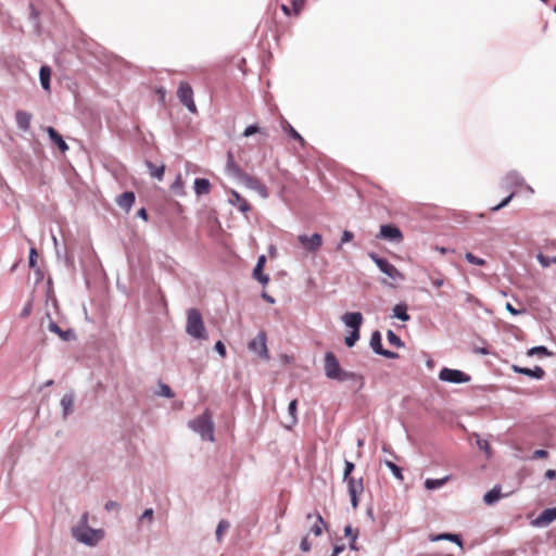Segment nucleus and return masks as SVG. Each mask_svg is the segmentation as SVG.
Here are the masks:
<instances>
[{
    "instance_id": "nucleus-34",
    "label": "nucleus",
    "mask_w": 556,
    "mask_h": 556,
    "mask_svg": "<svg viewBox=\"0 0 556 556\" xmlns=\"http://www.w3.org/2000/svg\"><path fill=\"white\" fill-rule=\"evenodd\" d=\"M283 129L290 138L298 140L302 146L305 144L303 137L288 122H286Z\"/></svg>"
},
{
    "instance_id": "nucleus-55",
    "label": "nucleus",
    "mask_w": 556,
    "mask_h": 556,
    "mask_svg": "<svg viewBox=\"0 0 556 556\" xmlns=\"http://www.w3.org/2000/svg\"><path fill=\"white\" fill-rule=\"evenodd\" d=\"M353 238H354L353 232H351L349 230H344L342 238H341V243L350 242Z\"/></svg>"
},
{
    "instance_id": "nucleus-13",
    "label": "nucleus",
    "mask_w": 556,
    "mask_h": 556,
    "mask_svg": "<svg viewBox=\"0 0 556 556\" xmlns=\"http://www.w3.org/2000/svg\"><path fill=\"white\" fill-rule=\"evenodd\" d=\"M380 237L393 242H401L403 240L400 228L394 225H382L380 227Z\"/></svg>"
},
{
    "instance_id": "nucleus-48",
    "label": "nucleus",
    "mask_w": 556,
    "mask_h": 556,
    "mask_svg": "<svg viewBox=\"0 0 556 556\" xmlns=\"http://www.w3.org/2000/svg\"><path fill=\"white\" fill-rule=\"evenodd\" d=\"M38 254L35 248L29 251V267L35 268L37 266Z\"/></svg>"
},
{
    "instance_id": "nucleus-7",
    "label": "nucleus",
    "mask_w": 556,
    "mask_h": 556,
    "mask_svg": "<svg viewBox=\"0 0 556 556\" xmlns=\"http://www.w3.org/2000/svg\"><path fill=\"white\" fill-rule=\"evenodd\" d=\"M439 378L442 381L451 383H465L470 380V377L458 369L443 368L439 372Z\"/></svg>"
},
{
    "instance_id": "nucleus-8",
    "label": "nucleus",
    "mask_w": 556,
    "mask_h": 556,
    "mask_svg": "<svg viewBox=\"0 0 556 556\" xmlns=\"http://www.w3.org/2000/svg\"><path fill=\"white\" fill-rule=\"evenodd\" d=\"M344 481L348 483V491L351 497V504L354 508H356L358 506V497L364 492L363 479H355L354 477H351Z\"/></svg>"
},
{
    "instance_id": "nucleus-3",
    "label": "nucleus",
    "mask_w": 556,
    "mask_h": 556,
    "mask_svg": "<svg viewBox=\"0 0 556 556\" xmlns=\"http://www.w3.org/2000/svg\"><path fill=\"white\" fill-rule=\"evenodd\" d=\"M190 428L199 433L203 440L214 441V425L212 416L206 409L203 414L189 422Z\"/></svg>"
},
{
    "instance_id": "nucleus-54",
    "label": "nucleus",
    "mask_w": 556,
    "mask_h": 556,
    "mask_svg": "<svg viewBox=\"0 0 556 556\" xmlns=\"http://www.w3.org/2000/svg\"><path fill=\"white\" fill-rule=\"evenodd\" d=\"M104 507H105V510H108V511L117 510V509H119V504L114 501H109V502H106Z\"/></svg>"
},
{
    "instance_id": "nucleus-56",
    "label": "nucleus",
    "mask_w": 556,
    "mask_h": 556,
    "mask_svg": "<svg viewBox=\"0 0 556 556\" xmlns=\"http://www.w3.org/2000/svg\"><path fill=\"white\" fill-rule=\"evenodd\" d=\"M355 532H358L357 530H354L351 525H348L344 527V535L352 539L353 534Z\"/></svg>"
},
{
    "instance_id": "nucleus-28",
    "label": "nucleus",
    "mask_w": 556,
    "mask_h": 556,
    "mask_svg": "<svg viewBox=\"0 0 556 556\" xmlns=\"http://www.w3.org/2000/svg\"><path fill=\"white\" fill-rule=\"evenodd\" d=\"M146 165L149 168V173L152 177H154L159 180L163 179L164 173H165V165L162 164L160 166H156L155 164H153L150 161H147Z\"/></svg>"
},
{
    "instance_id": "nucleus-61",
    "label": "nucleus",
    "mask_w": 556,
    "mask_h": 556,
    "mask_svg": "<svg viewBox=\"0 0 556 556\" xmlns=\"http://www.w3.org/2000/svg\"><path fill=\"white\" fill-rule=\"evenodd\" d=\"M478 445L480 448L484 450L486 453L489 452L490 445L488 441H478Z\"/></svg>"
},
{
    "instance_id": "nucleus-64",
    "label": "nucleus",
    "mask_w": 556,
    "mask_h": 556,
    "mask_svg": "<svg viewBox=\"0 0 556 556\" xmlns=\"http://www.w3.org/2000/svg\"><path fill=\"white\" fill-rule=\"evenodd\" d=\"M80 523H81V526H80V527H88V526H87V523H88V513H85V514L81 516Z\"/></svg>"
},
{
    "instance_id": "nucleus-37",
    "label": "nucleus",
    "mask_w": 556,
    "mask_h": 556,
    "mask_svg": "<svg viewBox=\"0 0 556 556\" xmlns=\"http://www.w3.org/2000/svg\"><path fill=\"white\" fill-rule=\"evenodd\" d=\"M505 180H506L507 185H510V186H519L522 182V178L516 172H511V173L507 174V176L505 177Z\"/></svg>"
},
{
    "instance_id": "nucleus-49",
    "label": "nucleus",
    "mask_w": 556,
    "mask_h": 556,
    "mask_svg": "<svg viewBox=\"0 0 556 556\" xmlns=\"http://www.w3.org/2000/svg\"><path fill=\"white\" fill-rule=\"evenodd\" d=\"M534 354L549 355V352L547 351V349L545 346H535L529 351V355H534Z\"/></svg>"
},
{
    "instance_id": "nucleus-26",
    "label": "nucleus",
    "mask_w": 556,
    "mask_h": 556,
    "mask_svg": "<svg viewBox=\"0 0 556 556\" xmlns=\"http://www.w3.org/2000/svg\"><path fill=\"white\" fill-rule=\"evenodd\" d=\"M50 77H51V68L48 65H42L40 67V72H39V78H40V84H41L42 88L47 91L50 90Z\"/></svg>"
},
{
    "instance_id": "nucleus-63",
    "label": "nucleus",
    "mask_w": 556,
    "mask_h": 556,
    "mask_svg": "<svg viewBox=\"0 0 556 556\" xmlns=\"http://www.w3.org/2000/svg\"><path fill=\"white\" fill-rule=\"evenodd\" d=\"M545 477H546L547 479H549V480H551V479H554V478L556 477V471H555V470H553V469H548V470L545 472Z\"/></svg>"
},
{
    "instance_id": "nucleus-39",
    "label": "nucleus",
    "mask_w": 556,
    "mask_h": 556,
    "mask_svg": "<svg viewBox=\"0 0 556 556\" xmlns=\"http://www.w3.org/2000/svg\"><path fill=\"white\" fill-rule=\"evenodd\" d=\"M465 258H466V261L468 263L473 264V265H478V266H484L485 265V261L483 258H480V257L473 255L470 252H467L465 254Z\"/></svg>"
},
{
    "instance_id": "nucleus-4",
    "label": "nucleus",
    "mask_w": 556,
    "mask_h": 556,
    "mask_svg": "<svg viewBox=\"0 0 556 556\" xmlns=\"http://www.w3.org/2000/svg\"><path fill=\"white\" fill-rule=\"evenodd\" d=\"M73 536L77 541L92 546L103 538V531L91 529L89 527H76L73 529Z\"/></svg>"
},
{
    "instance_id": "nucleus-31",
    "label": "nucleus",
    "mask_w": 556,
    "mask_h": 556,
    "mask_svg": "<svg viewBox=\"0 0 556 556\" xmlns=\"http://www.w3.org/2000/svg\"><path fill=\"white\" fill-rule=\"evenodd\" d=\"M393 316L403 320V321H407L410 317L409 315L407 314V306L406 304H396L393 308Z\"/></svg>"
},
{
    "instance_id": "nucleus-23",
    "label": "nucleus",
    "mask_w": 556,
    "mask_h": 556,
    "mask_svg": "<svg viewBox=\"0 0 556 556\" xmlns=\"http://www.w3.org/2000/svg\"><path fill=\"white\" fill-rule=\"evenodd\" d=\"M556 519V507L544 509L536 519L540 526H547Z\"/></svg>"
},
{
    "instance_id": "nucleus-11",
    "label": "nucleus",
    "mask_w": 556,
    "mask_h": 556,
    "mask_svg": "<svg viewBox=\"0 0 556 556\" xmlns=\"http://www.w3.org/2000/svg\"><path fill=\"white\" fill-rule=\"evenodd\" d=\"M370 346L371 349L375 351V353L379 354V355H382L387 358H390V359H394V358H397L399 357V354L395 353V352H391L389 350H386L382 348V343H381V334L379 331H375L372 334H371V338H370Z\"/></svg>"
},
{
    "instance_id": "nucleus-20",
    "label": "nucleus",
    "mask_w": 556,
    "mask_h": 556,
    "mask_svg": "<svg viewBox=\"0 0 556 556\" xmlns=\"http://www.w3.org/2000/svg\"><path fill=\"white\" fill-rule=\"evenodd\" d=\"M31 114L26 111H17L15 113V121L20 129L26 131L30 127Z\"/></svg>"
},
{
    "instance_id": "nucleus-45",
    "label": "nucleus",
    "mask_w": 556,
    "mask_h": 556,
    "mask_svg": "<svg viewBox=\"0 0 556 556\" xmlns=\"http://www.w3.org/2000/svg\"><path fill=\"white\" fill-rule=\"evenodd\" d=\"M514 198V192H511L507 198H505L501 203H498L497 205L495 206H492L491 207V211L492 212H496V211H500L501 208H503L504 206H506L510 201L511 199Z\"/></svg>"
},
{
    "instance_id": "nucleus-46",
    "label": "nucleus",
    "mask_w": 556,
    "mask_h": 556,
    "mask_svg": "<svg viewBox=\"0 0 556 556\" xmlns=\"http://www.w3.org/2000/svg\"><path fill=\"white\" fill-rule=\"evenodd\" d=\"M296 406H298V401L296 400H292L290 402V404H289V407H288L289 414H290V416L292 418V422L293 424L296 421V416H295V414H296Z\"/></svg>"
},
{
    "instance_id": "nucleus-22",
    "label": "nucleus",
    "mask_w": 556,
    "mask_h": 556,
    "mask_svg": "<svg viewBox=\"0 0 556 556\" xmlns=\"http://www.w3.org/2000/svg\"><path fill=\"white\" fill-rule=\"evenodd\" d=\"M514 370L535 379H542L545 375L544 369L540 366H535L533 369L514 366Z\"/></svg>"
},
{
    "instance_id": "nucleus-52",
    "label": "nucleus",
    "mask_w": 556,
    "mask_h": 556,
    "mask_svg": "<svg viewBox=\"0 0 556 556\" xmlns=\"http://www.w3.org/2000/svg\"><path fill=\"white\" fill-rule=\"evenodd\" d=\"M506 309L511 314V315H520L522 313H525V309L523 308H520V309H517L515 308L510 303H506Z\"/></svg>"
},
{
    "instance_id": "nucleus-47",
    "label": "nucleus",
    "mask_w": 556,
    "mask_h": 556,
    "mask_svg": "<svg viewBox=\"0 0 556 556\" xmlns=\"http://www.w3.org/2000/svg\"><path fill=\"white\" fill-rule=\"evenodd\" d=\"M300 548L304 553H308L312 549V544L308 541V536L307 535L303 536V539L301 540Z\"/></svg>"
},
{
    "instance_id": "nucleus-33",
    "label": "nucleus",
    "mask_w": 556,
    "mask_h": 556,
    "mask_svg": "<svg viewBox=\"0 0 556 556\" xmlns=\"http://www.w3.org/2000/svg\"><path fill=\"white\" fill-rule=\"evenodd\" d=\"M61 405L64 410V415H67L72 412L74 406V396L73 394H65L61 400Z\"/></svg>"
},
{
    "instance_id": "nucleus-14",
    "label": "nucleus",
    "mask_w": 556,
    "mask_h": 556,
    "mask_svg": "<svg viewBox=\"0 0 556 556\" xmlns=\"http://www.w3.org/2000/svg\"><path fill=\"white\" fill-rule=\"evenodd\" d=\"M229 203L237 206L242 213H247L251 210V205L247 199L240 195L236 190H230Z\"/></svg>"
},
{
    "instance_id": "nucleus-15",
    "label": "nucleus",
    "mask_w": 556,
    "mask_h": 556,
    "mask_svg": "<svg viewBox=\"0 0 556 556\" xmlns=\"http://www.w3.org/2000/svg\"><path fill=\"white\" fill-rule=\"evenodd\" d=\"M304 5V0H285L281 4V9L287 15H299Z\"/></svg>"
},
{
    "instance_id": "nucleus-1",
    "label": "nucleus",
    "mask_w": 556,
    "mask_h": 556,
    "mask_svg": "<svg viewBox=\"0 0 556 556\" xmlns=\"http://www.w3.org/2000/svg\"><path fill=\"white\" fill-rule=\"evenodd\" d=\"M324 369L327 378L332 380L346 381L358 378L356 374L343 370L337 356L332 352L325 354Z\"/></svg>"
},
{
    "instance_id": "nucleus-36",
    "label": "nucleus",
    "mask_w": 556,
    "mask_h": 556,
    "mask_svg": "<svg viewBox=\"0 0 556 556\" xmlns=\"http://www.w3.org/2000/svg\"><path fill=\"white\" fill-rule=\"evenodd\" d=\"M384 464L392 471L396 479L401 481L404 479L401 467H399L391 460H386Z\"/></svg>"
},
{
    "instance_id": "nucleus-5",
    "label": "nucleus",
    "mask_w": 556,
    "mask_h": 556,
    "mask_svg": "<svg viewBox=\"0 0 556 556\" xmlns=\"http://www.w3.org/2000/svg\"><path fill=\"white\" fill-rule=\"evenodd\" d=\"M369 257L378 266V268L386 274L393 282L404 280V275L389 261L380 257L376 253H369Z\"/></svg>"
},
{
    "instance_id": "nucleus-24",
    "label": "nucleus",
    "mask_w": 556,
    "mask_h": 556,
    "mask_svg": "<svg viewBox=\"0 0 556 556\" xmlns=\"http://www.w3.org/2000/svg\"><path fill=\"white\" fill-rule=\"evenodd\" d=\"M49 330L51 332L56 333L64 341H70L75 338V334L72 330L63 331L55 323L51 321L49 324Z\"/></svg>"
},
{
    "instance_id": "nucleus-12",
    "label": "nucleus",
    "mask_w": 556,
    "mask_h": 556,
    "mask_svg": "<svg viewBox=\"0 0 556 556\" xmlns=\"http://www.w3.org/2000/svg\"><path fill=\"white\" fill-rule=\"evenodd\" d=\"M240 181L249 189L255 190L262 198H267V188L257 178L245 174Z\"/></svg>"
},
{
    "instance_id": "nucleus-41",
    "label": "nucleus",
    "mask_w": 556,
    "mask_h": 556,
    "mask_svg": "<svg viewBox=\"0 0 556 556\" xmlns=\"http://www.w3.org/2000/svg\"><path fill=\"white\" fill-rule=\"evenodd\" d=\"M359 339V330H353L349 336L345 337V344L348 346H353L356 341Z\"/></svg>"
},
{
    "instance_id": "nucleus-21",
    "label": "nucleus",
    "mask_w": 556,
    "mask_h": 556,
    "mask_svg": "<svg viewBox=\"0 0 556 556\" xmlns=\"http://www.w3.org/2000/svg\"><path fill=\"white\" fill-rule=\"evenodd\" d=\"M266 257L265 255H261L257 260L256 266L253 270V277L262 282L263 285H266L268 282V276L263 274V267L265 265Z\"/></svg>"
},
{
    "instance_id": "nucleus-19",
    "label": "nucleus",
    "mask_w": 556,
    "mask_h": 556,
    "mask_svg": "<svg viewBox=\"0 0 556 556\" xmlns=\"http://www.w3.org/2000/svg\"><path fill=\"white\" fill-rule=\"evenodd\" d=\"M135 193L132 191H126L118 195L116 203L119 207L124 208L126 212H129L132 204L135 203Z\"/></svg>"
},
{
    "instance_id": "nucleus-50",
    "label": "nucleus",
    "mask_w": 556,
    "mask_h": 556,
    "mask_svg": "<svg viewBox=\"0 0 556 556\" xmlns=\"http://www.w3.org/2000/svg\"><path fill=\"white\" fill-rule=\"evenodd\" d=\"M215 351L222 356H226V348L225 344L222 341H217L214 346Z\"/></svg>"
},
{
    "instance_id": "nucleus-38",
    "label": "nucleus",
    "mask_w": 556,
    "mask_h": 556,
    "mask_svg": "<svg viewBox=\"0 0 556 556\" xmlns=\"http://www.w3.org/2000/svg\"><path fill=\"white\" fill-rule=\"evenodd\" d=\"M388 341L391 345L401 348L403 346V342L399 336H396L392 330H388L387 332Z\"/></svg>"
},
{
    "instance_id": "nucleus-53",
    "label": "nucleus",
    "mask_w": 556,
    "mask_h": 556,
    "mask_svg": "<svg viewBox=\"0 0 556 556\" xmlns=\"http://www.w3.org/2000/svg\"><path fill=\"white\" fill-rule=\"evenodd\" d=\"M161 394L163 396H166V397H173L174 396L170 388L168 386H166V384H162L161 386Z\"/></svg>"
},
{
    "instance_id": "nucleus-40",
    "label": "nucleus",
    "mask_w": 556,
    "mask_h": 556,
    "mask_svg": "<svg viewBox=\"0 0 556 556\" xmlns=\"http://www.w3.org/2000/svg\"><path fill=\"white\" fill-rule=\"evenodd\" d=\"M536 258L542 267H548L552 263L556 264V256L549 258V257L543 255L542 253H539L536 255Z\"/></svg>"
},
{
    "instance_id": "nucleus-32",
    "label": "nucleus",
    "mask_w": 556,
    "mask_h": 556,
    "mask_svg": "<svg viewBox=\"0 0 556 556\" xmlns=\"http://www.w3.org/2000/svg\"><path fill=\"white\" fill-rule=\"evenodd\" d=\"M501 497V489L498 486L493 488L488 493H485L483 500L485 504L492 505Z\"/></svg>"
},
{
    "instance_id": "nucleus-51",
    "label": "nucleus",
    "mask_w": 556,
    "mask_h": 556,
    "mask_svg": "<svg viewBox=\"0 0 556 556\" xmlns=\"http://www.w3.org/2000/svg\"><path fill=\"white\" fill-rule=\"evenodd\" d=\"M548 452L545 450H536L532 454V459H539V458H547Z\"/></svg>"
},
{
    "instance_id": "nucleus-29",
    "label": "nucleus",
    "mask_w": 556,
    "mask_h": 556,
    "mask_svg": "<svg viewBox=\"0 0 556 556\" xmlns=\"http://www.w3.org/2000/svg\"><path fill=\"white\" fill-rule=\"evenodd\" d=\"M450 476H445L444 478H441V479H427L425 481V488L427 490H435V489H439L441 486H443L447 481H450Z\"/></svg>"
},
{
    "instance_id": "nucleus-2",
    "label": "nucleus",
    "mask_w": 556,
    "mask_h": 556,
    "mask_svg": "<svg viewBox=\"0 0 556 556\" xmlns=\"http://www.w3.org/2000/svg\"><path fill=\"white\" fill-rule=\"evenodd\" d=\"M186 332L194 339L207 340L208 334L205 329L202 315L197 308H189L187 312Z\"/></svg>"
},
{
    "instance_id": "nucleus-16",
    "label": "nucleus",
    "mask_w": 556,
    "mask_h": 556,
    "mask_svg": "<svg viewBox=\"0 0 556 556\" xmlns=\"http://www.w3.org/2000/svg\"><path fill=\"white\" fill-rule=\"evenodd\" d=\"M46 131L50 140L60 149L61 152L64 153L68 150L67 143L63 140L62 136L53 127H47Z\"/></svg>"
},
{
    "instance_id": "nucleus-43",
    "label": "nucleus",
    "mask_w": 556,
    "mask_h": 556,
    "mask_svg": "<svg viewBox=\"0 0 556 556\" xmlns=\"http://www.w3.org/2000/svg\"><path fill=\"white\" fill-rule=\"evenodd\" d=\"M182 187H184L182 177H181V175H178L176 177L175 181L173 182V185L170 186V189L175 193H182L181 192Z\"/></svg>"
},
{
    "instance_id": "nucleus-59",
    "label": "nucleus",
    "mask_w": 556,
    "mask_h": 556,
    "mask_svg": "<svg viewBox=\"0 0 556 556\" xmlns=\"http://www.w3.org/2000/svg\"><path fill=\"white\" fill-rule=\"evenodd\" d=\"M344 545H336L333 547L331 556H338L341 552H343Z\"/></svg>"
},
{
    "instance_id": "nucleus-62",
    "label": "nucleus",
    "mask_w": 556,
    "mask_h": 556,
    "mask_svg": "<svg viewBox=\"0 0 556 556\" xmlns=\"http://www.w3.org/2000/svg\"><path fill=\"white\" fill-rule=\"evenodd\" d=\"M152 517H153V509L152 508L146 509L144 513L142 514V519L143 518L152 519Z\"/></svg>"
},
{
    "instance_id": "nucleus-10",
    "label": "nucleus",
    "mask_w": 556,
    "mask_h": 556,
    "mask_svg": "<svg viewBox=\"0 0 556 556\" xmlns=\"http://www.w3.org/2000/svg\"><path fill=\"white\" fill-rule=\"evenodd\" d=\"M298 240L304 250L312 253L317 252L323 245V237L319 233L312 236L300 235Z\"/></svg>"
},
{
    "instance_id": "nucleus-57",
    "label": "nucleus",
    "mask_w": 556,
    "mask_h": 556,
    "mask_svg": "<svg viewBox=\"0 0 556 556\" xmlns=\"http://www.w3.org/2000/svg\"><path fill=\"white\" fill-rule=\"evenodd\" d=\"M431 282L434 287L440 288L444 283V279L442 277L432 278Z\"/></svg>"
},
{
    "instance_id": "nucleus-35",
    "label": "nucleus",
    "mask_w": 556,
    "mask_h": 556,
    "mask_svg": "<svg viewBox=\"0 0 556 556\" xmlns=\"http://www.w3.org/2000/svg\"><path fill=\"white\" fill-rule=\"evenodd\" d=\"M230 525L226 520H220L216 528V539L220 541L223 535L228 531Z\"/></svg>"
},
{
    "instance_id": "nucleus-30",
    "label": "nucleus",
    "mask_w": 556,
    "mask_h": 556,
    "mask_svg": "<svg viewBox=\"0 0 556 556\" xmlns=\"http://www.w3.org/2000/svg\"><path fill=\"white\" fill-rule=\"evenodd\" d=\"M430 540L431 541L447 540V541H451V542H455L459 546H463L460 536L457 535V534H453V533H442V534H438V535H431Z\"/></svg>"
},
{
    "instance_id": "nucleus-42",
    "label": "nucleus",
    "mask_w": 556,
    "mask_h": 556,
    "mask_svg": "<svg viewBox=\"0 0 556 556\" xmlns=\"http://www.w3.org/2000/svg\"><path fill=\"white\" fill-rule=\"evenodd\" d=\"M256 132H260L262 135H265L266 136V132L264 130H262L258 126L256 125H250L248 126L244 131H243V136L244 137H250Z\"/></svg>"
},
{
    "instance_id": "nucleus-60",
    "label": "nucleus",
    "mask_w": 556,
    "mask_h": 556,
    "mask_svg": "<svg viewBox=\"0 0 556 556\" xmlns=\"http://www.w3.org/2000/svg\"><path fill=\"white\" fill-rule=\"evenodd\" d=\"M137 216L138 217H141L142 219L144 220H148V213H147V210L146 208H140L138 212H137Z\"/></svg>"
},
{
    "instance_id": "nucleus-58",
    "label": "nucleus",
    "mask_w": 556,
    "mask_h": 556,
    "mask_svg": "<svg viewBox=\"0 0 556 556\" xmlns=\"http://www.w3.org/2000/svg\"><path fill=\"white\" fill-rule=\"evenodd\" d=\"M357 536H358V532H355V533L353 534V538H352V539H351V541H350V548H351V549H354V551H357V549H358V548H357V546H356V540H357Z\"/></svg>"
},
{
    "instance_id": "nucleus-25",
    "label": "nucleus",
    "mask_w": 556,
    "mask_h": 556,
    "mask_svg": "<svg viewBox=\"0 0 556 556\" xmlns=\"http://www.w3.org/2000/svg\"><path fill=\"white\" fill-rule=\"evenodd\" d=\"M211 190V182L205 178L194 180V191L198 195L207 194Z\"/></svg>"
},
{
    "instance_id": "nucleus-44",
    "label": "nucleus",
    "mask_w": 556,
    "mask_h": 556,
    "mask_svg": "<svg viewBox=\"0 0 556 556\" xmlns=\"http://www.w3.org/2000/svg\"><path fill=\"white\" fill-rule=\"evenodd\" d=\"M354 468L355 466L352 462L345 460L343 480L351 478V473L354 470Z\"/></svg>"
},
{
    "instance_id": "nucleus-18",
    "label": "nucleus",
    "mask_w": 556,
    "mask_h": 556,
    "mask_svg": "<svg viewBox=\"0 0 556 556\" xmlns=\"http://www.w3.org/2000/svg\"><path fill=\"white\" fill-rule=\"evenodd\" d=\"M315 518L314 523L312 525L309 532L313 533L315 536H319L323 533V527L325 526V521L321 517V515L318 511H315V514H307L306 518L309 520L312 518Z\"/></svg>"
},
{
    "instance_id": "nucleus-27",
    "label": "nucleus",
    "mask_w": 556,
    "mask_h": 556,
    "mask_svg": "<svg viewBox=\"0 0 556 556\" xmlns=\"http://www.w3.org/2000/svg\"><path fill=\"white\" fill-rule=\"evenodd\" d=\"M227 170L230 175H232L235 178H237L239 181L243 178V176L247 174L241 170V168L235 163L232 160L231 154H229L228 162H227Z\"/></svg>"
},
{
    "instance_id": "nucleus-17",
    "label": "nucleus",
    "mask_w": 556,
    "mask_h": 556,
    "mask_svg": "<svg viewBox=\"0 0 556 556\" xmlns=\"http://www.w3.org/2000/svg\"><path fill=\"white\" fill-rule=\"evenodd\" d=\"M344 324L352 328L353 330H359L362 323H363V316L361 313H346L343 316Z\"/></svg>"
},
{
    "instance_id": "nucleus-9",
    "label": "nucleus",
    "mask_w": 556,
    "mask_h": 556,
    "mask_svg": "<svg viewBox=\"0 0 556 556\" xmlns=\"http://www.w3.org/2000/svg\"><path fill=\"white\" fill-rule=\"evenodd\" d=\"M248 348L251 352L256 353L260 357L267 359L268 356V350L266 345V334L265 332H260L254 339H252Z\"/></svg>"
},
{
    "instance_id": "nucleus-6",
    "label": "nucleus",
    "mask_w": 556,
    "mask_h": 556,
    "mask_svg": "<svg viewBox=\"0 0 556 556\" xmlns=\"http://www.w3.org/2000/svg\"><path fill=\"white\" fill-rule=\"evenodd\" d=\"M177 97L182 105H185L189 112L197 114L198 109L193 100V89L187 81H181L177 89Z\"/></svg>"
}]
</instances>
